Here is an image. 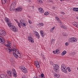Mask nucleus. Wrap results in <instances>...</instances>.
Masks as SVG:
<instances>
[{"mask_svg": "<svg viewBox=\"0 0 78 78\" xmlns=\"http://www.w3.org/2000/svg\"><path fill=\"white\" fill-rule=\"evenodd\" d=\"M12 51L13 55L15 58H17V57H18L19 58H22V56L19 53L18 50L14 49H13Z\"/></svg>", "mask_w": 78, "mask_h": 78, "instance_id": "1", "label": "nucleus"}, {"mask_svg": "<svg viewBox=\"0 0 78 78\" xmlns=\"http://www.w3.org/2000/svg\"><path fill=\"white\" fill-rule=\"evenodd\" d=\"M7 77H8V75H4V78H7Z\"/></svg>", "mask_w": 78, "mask_h": 78, "instance_id": "36", "label": "nucleus"}, {"mask_svg": "<svg viewBox=\"0 0 78 78\" xmlns=\"http://www.w3.org/2000/svg\"><path fill=\"white\" fill-rule=\"evenodd\" d=\"M55 17L56 20H57V21H58V22H59V21H60V19H59V17H58L56 16Z\"/></svg>", "mask_w": 78, "mask_h": 78, "instance_id": "26", "label": "nucleus"}, {"mask_svg": "<svg viewBox=\"0 0 78 78\" xmlns=\"http://www.w3.org/2000/svg\"><path fill=\"white\" fill-rule=\"evenodd\" d=\"M73 10L74 11H78V8H74Z\"/></svg>", "mask_w": 78, "mask_h": 78, "instance_id": "27", "label": "nucleus"}, {"mask_svg": "<svg viewBox=\"0 0 78 78\" xmlns=\"http://www.w3.org/2000/svg\"><path fill=\"white\" fill-rule=\"evenodd\" d=\"M8 76L10 78L12 77V75L13 74V76L14 77H17V73L16 71V69H13L11 71H8Z\"/></svg>", "mask_w": 78, "mask_h": 78, "instance_id": "2", "label": "nucleus"}, {"mask_svg": "<svg viewBox=\"0 0 78 78\" xmlns=\"http://www.w3.org/2000/svg\"><path fill=\"white\" fill-rule=\"evenodd\" d=\"M5 20L6 22V23H7L9 27L11 25V22H10L9 19L7 17H5Z\"/></svg>", "mask_w": 78, "mask_h": 78, "instance_id": "8", "label": "nucleus"}, {"mask_svg": "<svg viewBox=\"0 0 78 78\" xmlns=\"http://www.w3.org/2000/svg\"><path fill=\"white\" fill-rule=\"evenodd\" d=\"M60 13H61V14H63V15H64V14H65V13H64V12H60Z\"/></svg>", "mask_w": 78, "mask_h": 78, "instance_id": "44", "label": "nucleus"}, {"mask_svg": "<svg viewBox=\"0 0 78 78\" xmlns=\"http://www.w3.org/2000/svg\"><path fill=\"white\" fill-rule=\"evenodd\" d=\"M60 1L61 2H63V1H64V0H60Z\"/></svg>", "mask_w": 78, "mask_h": 78, "instance_id": "50", "label": "nucleus"}, {"mask_svg": "<svg viewBox=\"0 0 78 78\" xmlns=\"http://www.w3.org/2000/svg\"><path fill=\"white\" fill-rule=\"evenodd\" d=\"M34 34L35 37H37V39H39V37H40L39 34V33H38V32H35Z\"/></svg>", "mask_w": 78, "mask_h": 78, "instance_id": "13", "label": "nucleus"}, {"mask_svg": "<svg viewBox=\"0 0 78 78\" xmlns=\"http://www.w3.org/2000/svg\"><path fill=\"white\" fill-rule=\"evenodd\" d=\"M61 69L62 70L63 72H65V73H67V69L66 65L65 64H62L61 65Z\"/></svg>", "mask_w": 78, "mask_h": 78, "instance_id": "4", "label": "nucleus"}, {"mask_svg": "<svg viewBox=\"0 0 78 78\" xmlns=\"http://www.w3.org/2000/svg\"><path fill=\"white\" fill-rule=\"evenodd\" d=\"M55 39H54L53 38H52L51 41V44H55Z\"/></svg>", "mask_w": 78, "mask_h": 78, "instance_id": "21", "label": "nucleus"}, {"mask_svg": "<svg viewBox=\"0 0 78 78\" xmlns=\"http://www.w3.org/2000/svg\"><path fill=\"white\" fill-rule=\"evenodd\" d=\"M53 52L54 53H55V54H56V51H53Z\"/></svg>", "mask_w": 78, "mask_h": 78, "instance_id": "46", "label": "nucleus"}, {"mask_svg": "<svg viewBox=\"0 0 78 78\" xmlns=\"http://www.w3.org/2000/svg\"><path fill=\"white\" fill-rule=\"evenodd\" d=\"M39 2H40V3H43L42 1L41 0L39 1Z\"/></svg>", "mask_w": 78, "mask_h": 78, "instance_id": "41", "label": "nucleus"}, {"mask_svg": "<svg viewBox=\"0 0 78 78\" xmlns=\"http://www.w3.org/2000/svg\"><path fill=\"white\" fill-rule=\"evenodd\" d=\"M30 0H29V2H30Z\"/></svg>", "mask_w": 78, "mask_h": 78, "instance_id": "54", "label": "nucleus"}, {"mask_svg": "<svg viewBox=\"0 0 78 78\" xmlns=\"http://www.w3.org/2000/svg\"><path fill=\"white\" fill-rule=\"evenodd\" d=\"M77 69L78 70V68H77Z\"/></svg>", "mask_w": 78, "mask_h": 78, "instance_id": "53", "label": "nucleus"}, {"mask_svg": "<svg viewBox=\"0 0 78 78\" xmlns=\"http://www.w3.org/2000/svg\"><path fill=\"white\" fill-rule=\"evenodd\" d=\"M66 53H67V52L66 51H64L62 53L61 55L62 56H64V55L66 54Z\"/></svg>", "mask_w": 78, "mask_h": 78, "instance_id": "23", "label": "nucleus"}, {"mask_svg": "<svg viewBox=\"0 0 78 78\" xmlns=\"http://www.w3.org/2000/svg\"><path fill=\"white\" fill-rule=\"evenodd\" d=\"M16 23L18 24V26L19 27V28H21V26H20V24L19 22L17 21H16Z\"/></svg>", "mask_w": 78, "mask_h": 78, "instance_id": "25", "label": "nucleus"}, {"mask_svg": "<svg viewBox=\"0 0 78 78\" xmlns=\"http://www.w3.org/2000/svg\"><path fill=\"white\" fill-rule=\"evenodd\" d=\"M69 41L70 42H76L77 41H78V39L77 38L75 37H71L69 39Z\"/></svg>", "mask_w": 78, "mask_h": 78, "instance_id": "5", "label": "nucleus"}, {"mask_svg": "<svg viewBox=\"0 0 78 78\" xmlns=\"http://www.w3.org/2000/svg\"><path fill=\"white\" fill-rule=\"evenodd\" d=\"M20 23L22 27H25L27 26V24L25 23L24 20L23 19H21L20 21Z\"/></svg>", "mask_w": 78, "mask_h": 78, "instance_id": "7", "label": "nucleus"}, {"mask_svg": "<svg viewBox=\"0 0 78 78\" xmlns=\"http://www.w3.org/2000/svg\"><path fill=\"white\" fill-rule=\"evenodd\" d=\"M58 22H59V23H60V25H62V23H61V20Z\"/></svg>", "mask_w": 78, "mask_h": 78, "instance_id": "38", "label": "nucleus"}, {"mask_svg": "<svg viewBox=\"0 0 78 78\" xmlns=\"http://www.w3.org/2000/svg\"><path fill=\"white\" fill-rule=\"evenodd\" d=\"M7 43L8 45H11V42L9 41H7Z\"/></svg>", "mask_w": 78, "mask_h": 78, "instance_id": "28", "label": "nucleus"}, {"mask_svg": "<svg viewBox=\"0 0 78 78\" xmlns=\"http://www.w3.org/2000/svg\"><path fill=\"white\" fill-rule=\"evenodd\" d=\"M63 70H64V71H66V70H65V69H63Z\"/></svg>", "mask_w": 78, "mask_h": 78, "instance_id": "52", "label": "nucleus"}, {"mask_svg": "<svg viewBox=\"0 0 78 78\" xmlns=\"http://www.w3.org/2000/svg\"><path fill=\"white\" fill-rule=\"evenodd\" d=\"M28 22H29V23H30V24H31L32 23H31V20H29Z\"/></svg>", "mask_w": 78, "mask_h": 78, "instance_id": "37", "label": "nucleus"}, {"mask_svg": "<svg viewBox=\"0 0 78 78\" xmlns=\"http://www.w3.org/2000/svg\"><path fill=\"white\" fill-rule=\"evenodd\" d=\"M39 11L40 12H41V13H44V9L42 8H40L39 9Z\"/></svg>", "mask_w": 78, "mask_h": 78, "instance_id": "16", "label": "nucleus"}, {"mask_svg": "<svg viewBox=\"0 0 78 78\" xmlns=\"http://www.w3.org/2000/svg\"><path fill=\"white\" fill-rule=\"evenodd\" d=\"M73 25H74V26H75V27H77V26H78V24H76V23H73Z\"/></svg>", "mask_w": 78, "mask_h": 78, "instance_id": "34", "label": "nucleus"}, {"mask_svg": "<svg viewBox=\"0 0 78 78\" xmlns=\"http://www.w3.org/2000/svg\"><path fill=\"white\" fill-rule=\"evenodd\" d=\"M22 10V7L21 6L19 7L16 9V10L18 11H21Z\"/></svg>", "mask_w": 78, "mask_h": 78, "instance_id": "14", "label": "nucleus"}, {"mask_svg": "<svg viewBox=\"0 0 78 78\" xmlns=\"http://www.w3.org/2000/svg\"><path fill=\"white\" fill-rule=\"evenodd\" d=\"M50 64H51V65H53V62H52V61H51L50 62Z\"/></svg>", "mask_w": 78, "mask_h": 78, "instance_id": "40", "label": "nucleus"}, {"mask_svg": "<svg viewBox=\"0 0 78 78\" xmlns=\"http://www.w3.org/2000/svg\"><path fill=\"white\" fill-rule=\"evenodd\" d=\"M34 62L35 63V65L36 66L37 68H39V67H40V65H39V62L37 61H35Z\"/></svg>", "mask_w": 78, "mask_h": 78, "instance_id": "12", "label": "nucleus"}, {"mask_svg": "<svg viewBox=\"0 0 78 78\" xmlns=\"http://www.w3.org/2000/svg\"><path fill=\"white\" fill-rule=\"evenodd\" d=\"M9 0H2V4H5L6 3H8Z\"/></svg>", "mask_w": 78, "mask_h": 78, "instance_id": "20", "label": "nucleus"}, {"mask_svg": "<svg viewBox=\"0 0 78 78\" xmlns=\"http://www.w3.org/2000/svg\"><path fill=\"white\" fill-rule=\"evenodd\" d=\"M63 28H64V29H65L66 28V27H65V26H64L63 27Z\"/></svg>", "mask_w": 78, "mask_h": 78, "instance_id": "49", "label": "nucleus"}, {"mask_svg": "<svg viewBox=\"0 0 78 78\" xmlns=\"http://www.w3.org/2000/svg\"><path fill=\"white\" fill-rule=\"evenodd\" d=\"M1 33L2 34V36H6V32L5 31L2 30V32H1Z\"/></svg>", "mask_w": 78, "mask_h": 78, "instance_id": "17", "label": "nucleus"}, {"mask_svg": "<svg viewBox=\"0 0 78 78\" xmlns=\"http://www.w3.org/2000/svg\"><path fill=\"white\" fill-rule=\"evenodd\" d=\"M76 18L78 19V16Z\"/></svg>", "mask_w": 78, "mask_h": 78, "instance_id": "51", "label": "nucleus"}, {"mask_svg": "<svg viewBox=\"0 0 78 78\" xmlns=\"http://www.w3.org/2000/svg\"><path fill=\"white\" fill-rule=\"evenodd\" d=\"M14 8H15V7H14L13 5H11L10 7V11H12L14 9Z\"/></svg>", "mask_w": 78, "mask_h": 78, "instance_id": "18", "label": "nucleus"}, {"mask_svg": "<svg viewBox=\"0 0 78 78\" xmlns=\"http://www.w3.org/2000/svg\"><path fill=\"white\" fill-rule=\"evenodd\" d=\"M56 53H57V54L59 53V49H57L56 50Z\"/></svg>", "mask_w": 78, "mask_h": 78, "instance_id": "31", "label": "nucleus"}, {"mask_svg": "<svg viewBox=\"0 0 78 78\" xmlns=\"http://www.w3.org/2000/svg\"><path fill=\"white\" fill-rule=\"evenodd\" d=\"M65 45L66 46H67L69 45V44H68V42H66L65 43Z\"/></svg>", "mask_w": 78, "mask_h": 78, "instance_id": "42", "label": "nucleus"}, {"mask_svg": "<svg viewBox=\"0 0 78 78\" xmlns=\"http://www.w3.org/2000/svg\"><path fill=\"white\" fill-rule=\"evenodd\" d=\"M67 69H68V72H71V69H70V68L69 67H67Z\"/></svg>", "mask_w": 78, "mask_h": 78, "instance_id": "32", "label": "nucleus"}, {"mask_svg": "<svg viewBox=\"0 0 78 78\" xmlns=\"http://www.w3.org/2000/svg\"><path fill=\"white\" fill-rule=\"evenodd\" d=\"M61 28H63V26L62 25L60 26Z\"/></svg>", "mask_w": 78, "mask_h": 78, "instance_id": "48", "label": "nucleus"}, {"mask_svg": "<svg viewBox=\"0 0 78 78\" xmlns=\"http://www.w3.org/2000/svg\"><path fill=\"white\" fill-rule=\"evenodd\" d=\"M11 45H9V44H6L5 45V46L8 47L9 48H11V47L10 46Z\"/></svg>", "mask_w": 78, "mask_h": 78, "instance_id": "35", "label": "nucleus"}, {"mask_svg": "<svg viewBox=\"0 0 78 78\" xmlns=\"http://www.w3.org/2000/svg\"><path fill=\"white\" fill-rule=\"evenodd\" d=\"M5 41L4 38L2 37H0V43H1L2 44H4Z\"/></svg>", "mask_w": 78, "mask_h": 78, "instance_id": "10", "label": "nucleus"}, {"mask_svg": "<svg viewBox=\"0 0 78 78\" xmlns=\"http://www.w3.org/2000/svg\"><path fill=\"white\" fill-rule=\"evenodd\" d=\"M44 76V74H43V73L41 74V77L42 78Z\"/></svg>", "mask_w": 78, "mask_h": 78, "instance_id": "43", "label": "nucleus"}, {"mask_svg": "<svg viewBox=\"0 0 78 78\" xmlns=\"http://www.w3.org/2000/svg\"><path fill=\"white\" fill-rule=\"evenodd\" d=\"M32 8H33V7H32Z\"/></svg>", "mask_w": 78, "mask_h": 78, "instance_id": "55", "label": "nucleus"}, {"mask_svg": "<svg viewBox=\"0 0 78 78\" xmlns=\"http://www.w3.org/2000/svg\"><path fill=\"white\" fill-rule=\"evenodd\" d=\"M9 28L10 30H11L12 31L14 32H17L18 31V29L14 26H12L11 24L9 26Z\"/></svg>", "mask_w": 78, "mask_h": 78, "instance_id": "3", "label": "nucleus"}, {"mask_svg": "<svg viewBox=\"0 0 78 78\" xmlns=\"http://www.w3.org/2000/svg\"><path fill=\"white\" fill-rule=\"evenodd\" d=\"M40 24L41 25V26H42V27H43V26H44V23H40Z\"/></svg>", "mask_w": 78, "mask_h": 78, "instance_id": "39", "label": "nucleus"}, {"mask_svg": "<svg viewBox=\"0 0 78 78\" xmlns=\"http://www.w3.org/2000/svg\"><path fill=\"white\" fill-rule=\"evenodd\" d=\"M48 14H49V13L47 11L45 12L44 13V15H45V16H47V15H48Z\"/></svg>", "mask_w": 78, "mask_h": 78, "instance_id": "33", "label": "nucleus"}, {"mask_svg": "<svg viewBox=\"0 0 78 78\" xmlns=\"http://www.w3.org/2000/svg\"><path fill=\"white\" fill-rule=\"evenodd\" d=\"M21 70L24 73H27V69L25 68V67H22Z\"/></svg>", "mask_w": 78, "mask_h": 78, "instance_id": "11", "label": "nucleus"}, {"mask_svg": "<svg viewBox=\"0 0 78 78\" xmlns=\"http://www.w3.org/2000/svg\"><path fill=\"white\" fill-rule=\"evenodd\" d=\"M0 77L2 78H5V75L3 74H2L0 75Z\"/></svg>", "mask_w": 78, "mask_h": 78, "instance_id": "30", "label": "nucleus"}, {"mask_svg": "<svg viewBox=\"0 0 78 78\" xmlns=\"http://www.w3.org/2000/svg\"><path fill=\"white\" fill-rule=\"evenodd\" d=\"M40 33L41 34V35L42 37H44L45 36V34H44V32H43V30H41L40 31Z\"/></svg>", "mask_w": 78, "mask_h": 78, "instance_id": "19", "label": "nucleus"}, {"mask_svg": "<svg viewBox=\"0 0 78 78\" xmlns=\"http://www.w3.org/2000/svg\"><path fill=\"white\" fill-rule=\"evenodd\" d=\"M11 5L12 6H13L14 7H15V6H16V3L14 2H13L12 3Z\"/></svg>", "mask_w": 78, "mask_h": 78, "instance_id": "24", "label": "nucleus"}, {"mask_svg": "<svg viewBox=\"0 0 78 78\" xmlns=\"http://www.w3.org/2000/svg\"><path fill=\"white\" fill-rule=\"evenodd\" d=\"M76 53L75 52H73V53H72L73 55H75Z\"/></svg>", "mask_w": 78, "mask_h": 78, "instance_id": "45", "label": "nucleus"}, {"mask_svg": "<svg viewBox=\"0 0 78 78\" xmlns=\"http://www.w3.org/2000/svg\"><path fill=\"white\" fill-rule=\"evenodd\" d=\"M33 78H37V76H34L33 77Z\"/></svg>", "mask_w": 78, "mask_h": 78, "instance_id": "47", "label": "nucleus"}, {"mask_svg": "<svg viewBox=\"0 0 78 78\" xmlns=\"http://www.w3.org/2000/svg\"><path fill=\"white\" fill-rule=\"evenodd\" d=\"M28 40L31 43H34V39L32 37L30 36H29L28 37Z\"/></svg>", "mask_w": 78, "mask_h": 78, "instance_id": "9", "label": "nucleus"}, {"mask_svg": "<svg viewBox=\"0 0 78 78\" xmlns=\"http://www.w3.org/2000/svg\"><path fill=\"white\" fill-rule=\"evenodd\" d=\"M59 74H55L54 76V77L55 78H58L59 77Z\"/></svg>", "mask_w": 78, "mask_h": 78, "instance_id": "22", "label": "nucleus"}, {"mask_svg": "<svg viewBox=\"0 0 78 78\" xmlns=\"http://www.w3.org/2000/svg\"><path fill=\"white\" fill-rule=\"evenodd\" d=\"M54 69L56 72V73H58V68H59V66L56 64H55L53 65Z\"/></svg>", "mask_w": 78, "mask_h": 78, "instance_id": "6", "label": "nucleus"}, {"mask_svg": "<svg viewBox=\"0 0 78 78\" xmlns=\"http://www.w3.org/2000/svg\"><path fill=\"white\" fill-rule=\"evenodd\" d=\"M55 27H53L51 29L50 31L53 33V30H54V29H55Z\"/></svg>", "mask_w": 78, "mask_h": 78, "instance_id": "29", "label": "nucleus"}, {"mask_svg": "<svg viewBox=\"0 0 78 78\" xmlns=\"http://www.w3.org/2000/svg\"><path fill=\"white\" fill-rule=\"evenodd\" d=\"M12 50H13V49L11 50V48H6V51H8V52H9V53H11V51H12Z\"/></svg>", "mask_w": 78, "mask_h": 78, "instance_id": "15", "label": "nucleus"}]
</instances>
